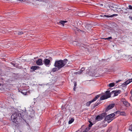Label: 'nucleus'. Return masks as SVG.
I'll return each mask as SVG.
<instances>
[{
  "label": "nucleus",
  "mask_w": 132,
  "mask_h": 132,
  "mask_svg": "<svg viewBox=\"0 0 132 132\" xmlns=\"http://www.w3.org/2000/svg\"><path fill=\"white\" fill-rule=\"evenodd\" d=\"M129 18H130V19L131 20H132V17H129Z\"/></svg>",
  "instance_id": "nucleus-44"
},
{
  "label": "nucleus",
  "mask_w": 132,
  "mask_h": 132,
  "mask_svg": "<svg viewBox=\"0 0 132 132\" xmlns=\"http://www.w3.org/2000/svg\"><path fill=\"white\" fill-rule=\"evenodd\" d=\"M129 129L130 130L132 131V125H131L129 127Z\"/></svg>",
  "instance_id": "nucleus-37"
},
{
  "label": "nucleus",
  "mask_w": 132,
  "mask_h": 132,
  "mask_svg": "<svg viewBox=\"0 0 132 132\" xmlns=\"http://www.w3.org/2000/svg\"><path fill=\"white\" fill-rule=\"evenodd\" d=\"M107 114L106 112L103 113L99 115H97L96 117L95 120L97 121L101 120L104 118Z\"/></svg>",
  "instance_id": "nucleus-5"
},
{
  "label": "nucleus",
  "mask_w": 132,
  "mask_h": 132,
  "mask_svg": "<svg viewBox=\"0 0 132 132\" xmlns=\"http://www.w3.org/2000/svg\"><path fill=\"white\" fill-rule=\"evenodd\" d=\"M105 121L108 120V122L109 123L112 120V119H111L110 117V116L108 115L107 116L106 115L105 117Z\"/></svg>",
  "instance_id": "nucleus-11"
},
{
  "label": "nucleus",
  "mask_w": 132,
  "mask_h": 132,
  "mask_svg": "<svg viewBox=\"0 0 132 132\" xmlns=\"http://www.w3.org/2000/svg\"><path fill=\"white\" fill-rule=\"evenodd\" d=\"M131 91H132V89H131Z\"/></svg>",
  "instance_id": "nucleus-53"
},
{
  "label": "nucleus",
  "mask_w": 132,
  "mask_h": 132,
  "mask_svg": "<svg viewBox=\"0 0 132 132\" xmlns=\"http://www.w3.org/2000/svg\"><path fill=\"white\" fill-rule=\"evenodd\" d=\"M111 128H109L108 129V130L106 132H110V131L111 130Z\"/></svg>",
  "instance_id": "nucleus-41"
},
{
  "label": "nucleus",
  "mask_w": 132,
  "mask_h": 132,
  "mask_svg": "<svg viewBox=\"0 0 132 132\" xmlns=\"http://www.w3.org/2000/svg\"><path fill=\"white\" fill-rule=\"evenodd\" d=\"M105 7L107 9V10L109 11L110 10H113L114 11L117 12V11H120V12L121 13H123V10L125 11L127 10V9H125L124 8H122V9L123 10H121L120 8H118V10H114L113 9V8H114V6H112L110 4H109L108 5H105Z\"/></svg>",
  "instance_id": "nucleus-4"
},
{
  "label": "nucleus",
  "mask_w": 132,
  "mask_h": 132,
  "mask_svg": "<svg viewBox=\"0 0 132 132\" xmlns=\"http://www.w3.org/2000/svg\"><path fill=\"white\" fill-rule=\"evenodd\" d=\"M130 93L132 95V91H130ZM130 100L132 101V96L130 97Z\"/></svg>",
  "instance_id": "nucleus-38"
},
{
  "label": "nucleus",
  "mask_w": 132,
  "mask_h": 132,
  "mask_svg": "<svg viewBox=\"0 0 132 132\" xmlns=\"http://www.w3.org/2000/svg\"><path fill=\"white\" fill-rule=\"evenodd\" d=\"M129 8H127V9H129L130 10H132V6L131 5H129L128 6Z\"/></svg>",
  "instance_id": "nucleus-35"
},
{
  "label": "nucleus",
  "mask_w": 132,
  "mask_h": 132,
  "mask_svg": "<svg viewBox=\"0 0 132 132\" xmlns=\"http://www.w3.org/2000/svg\"><path fill=\"white\" fill-rule=\"evenodd\" d=\"M73 90H75V88H73Z\"/></svg>",
  "instance_id": "nucleus-49"
},
{
  "label": "nucleus",
  "mask_w": 132,
  "mask_h": 132,
  "mask_svg": "<svg viewBox=\"0 0 132 132\" xmlns=\"http://www.w3.org/2000/svg\"><path fill=\"white\" fill-rule=\"evenodd\" d=\"M118 15L117 14H113V15H100V16L101 17H112L114 16H117Z\"/></svg>",
  "instance_id": "nucleus-13"
},
{
  "label": "nucleus",
  "mask_w": 132,
  "mask_h": 132,
  "mask_svg": "<svg viewBox=\"0 0 132 132\" xmlns=\"http://www.w3.org/2000/svg\"><path fill=\"white\" fill-rule=\"evenodd\" d=\"M103 39L105 40H109L110 39H112V37H110L107 38H103Z\"/></svg>",
  "instance_id": "nucleus-34"
},
{
  "label": "nucleus",
  "mask_w": 132,
  "mask_h": 132,
  "mask_svg": "<svg viewBox=\"0 0 132 132\" xmlns=\"http://www.w3.org/2000/svg\"><path fill=\"white\" fill-rule=\"evenodd\" d=\"M89 122L90 123V122H92L90 121H89Z\"/></svg>",
  "instance_id": "nucleus-47"
},
{
  "label": "nucleus",
  "mask_w": 132,
  "mask_h": 132,
  "mask_svg": "<svg viewBox=\"0 0 132 132\" xmlns=\"http://www.w3.org/2000/svg\"><path fill=\"white\" fill-rule=\"evenodd\" d=\"M83 126H82V127Z\"/></svg>",
  "instance_id": "nucleus-50"
},
{
  "label": "nucleus",
  "mask_w": 132,
  "mask_h": 132,
  "mask_svg": "<svg viewBox=\"0 0 132 132\" xmlns=\"http://www.w3.org/2000/svg\"><path fill=\"white\" fill-rule=\"evenodd\" d=\"M114 85H115V84H114V82H112V83H110L109 85V87H113L114 86Z\"/></svg>",
  "instance_id": "nucleus-23"
},
{
  "label": "nucleus",
  "mask_w": 132,
  "mask_h": 132,
  "mask_svg": "<svg viewBox=\"0 0 132 132\" xmlns=\"http://www.w3.org/2000/svg\"><path fill=\"white\" fill-rule=\"evenodd\" d=\"M78 15L79 16H86L87 17H90L91 16H88L87 14H86V13L85 12H79L78 14Z\"/></svg>",
  "instance_id": "nucleus-10"
},
{
  "label": "nucleus",
  "mask_w": 132,
  "mask_h": 132,
  "mask_svg": "<svg viewBox=\"0 0 132 132\" xmlns=\"http://www.w3.org/2000/svg\"><path fill=\"white\" fill-rule=\"evenodd\" d=\"M91 101H92V100L87 102L86 103V106H89V105L91 103H92V102H92Z\"/></svg>",
  "instance_id": "nucleus-26"
},
{
  "label": "nucleus",
  "mask_w": 132,
  "mask_h": 132,
  "mask_svg": "<svg viewBox=\"0 0 132 132\" xmlns=\"http://www.w3.org/2000/svg\"><path fill=\"white\" fill-rule=\"evenodd\" d=\"M85 69V68L83 67L81 68V70L80 71L81 72V73H82V72Z\"/></svg>",
  "instance_id": "nucleus-31"
},
{
  "label": "nucleus",
  "mask_w": 132,
  "mask_h": 132,
  "mask_svg": "<svg viewBox=\"0 0 132 132\" xmlns=\"http://www.w3.org/2000/svg\"><path fill=\"white\" fill-rule=\"evenodd\" d=\"M121 81V80H119L118 81H117V82H120V81Z\"/></svg>",
  "instance_id": "nucleus-43"
},
{
  "label": "nucleus",
  "mask_w": 132,
  "mask_h": 132,
  "mask_svg": "<svg viewBox=\"0 0 132 132\" xmlns=\"http://www.w3.org/2000/svg\"><path fill=\"white\" fill-rule=\"evenodd\" d=\"M81 73L80 72V71H78V72H75V74H80Z\"/></svg>",
  "instance_id": "nucleus-36"
},
{
  "label": "nucleus",
  "mask_w": 132,
  "mask_h": 132,
  "mask_svg": "<svg viewBox=\"0 0 132 132\" xmlns=\"http://www.w3.org/2000/svg\"><path fill=\"white\" fill-rule=\"evenodd\" d=\"M39 68V67L38 66H33L31 67V69L32 70H33L34 71H35Z\"/></svg>",
  "instance_id": "nucleus-17"
},
{
  "label": "nucleus",
  "mask_w": 132,
  "mask_h": 132,
  "mask_svg": "<svg viewBox=\"0 0 132 132\" xmlns=\"http://www.w3.org/2000/svg\"><path fill=\"white\" fill-rule=\"evenodd\" d=\"M99 5L100 6H103V5L102 4H99Z\"/></svg>",
  "instance_id": "nucleus-42"
},
{
  "label": "nucleus",
  "mask_w": 132,
  "mask_h": 132,
  "mask_svg": "<svg viewBox=\"0 0 132 132\" xmlns=\"http://www.w3.org/2000/svg\"><path fill=\"white\" fill-rule=\"evenodd\" d=\"M99 97V95H97L92 100V102H94V101H95Z\"/></svg>",
  "instance_id": "nucleus-18"
},
{
  "label": "nucleus",
  "mask_w": 132,
  "mask_h": 132,
  "mask_svg": "<svg viewBox=\"0 0 132 132\" xmlns=\"http://www.w3.org/2000/svg\"><path fill=\"white\" fill-rule=\"evenodd\" d=\"M22 118L21 114L19 112H16L14 113L11 116V119L13 122L17 123V120Z\"/></svg>",
  "instance_id": "nucleus-3"
},
{
  "label": "nucleus",
  "mask_w": 132,
  "mask_h": 132,
  "mask_svg": "<svg viewBox=\"0 0 132 132\" xmlns=\"http://www.w3.org/2000/svg\"><path fill=\"white\" fill-rule=\"evenodd\" d=\"M114 91H120V90H115Z\"/></svg>",
  "instance_id": "nucleus-48"
},
{
  "label": "nucleus",
  "mask_w": 132,
  "mask_h": 132,
  "mask_svg": "<svg viewBox=\"0 0 132 132\" xmlns=\"http://www.w3.org/2000/svg\"><path fill=\"white\" fill-rule=\"evenodd\" d=\"M68 61V60L67 59L56 61L54 65L55 67H57L59 69H60L64 67L67 63Z\"/></svg>",
  "instance_id": "nucleus-2"
},
{
  "label": "nucleus",
  "mask_w": 132,
  "mask_h": 132,
  "mask_svg": "<svg viewBox=\"0 0 132 132\" xmlns=\"http://www.w3.org/2000/svg\"><path fill=\"white\" fill-rule=\"evenodd\" d=\"M132 82V78L128 79L122 84V86L123 87H125L127 85Z\"/></svg>",
  "instance_id": "nucleus-6"
},
{
  "label": "nucleus",
  "mask_w": 132,
  "mask_h": 132,
  "mask_svg": "<svg viewBox=\"0 0 132 132\" xmlns=\"http://www.w3.org/2000/svg\"><path fill=\"white\" fill-rule=\"evenodd\" d=\"M10 63L11 65H13L14 67H17V65L16 63H14L12 62H11Z\"/></svg>",
  "instance_id": "nucleus-30"
},
{
  "label": "nucleus",
  "mask_w": 132,
  "mask_h": 132,
  "mask_svg": "<svg viewBox=\"0 0 132 132\" xmlns=\"http://www.w3.org/2000/svg\"><path fill=\"white\" fill-rule=\"evenodd\" d=\"M6 86L5 84H0V89L1 90H3L5 88Z\"/></svg>",
  "instance_id": "nucleus-14"
},
{
  "label": "nucleus",
  "mask_w": 132,
  "mask_h": 132,
  "mask_svg": "<svg viewBox=\"0 0 132 132\" xmlns=\"http://www.w3.org/2000/svg\"><path fill=\"white\" fill-rule=\"evenodd\" d=\"M92 23H87L86 24L85 26L86 27V28H87V27H89L90 28H91V27H92Z\"/></svg>",
  "instance_id": "nucleus-22"
},
{
  "label": "nucleus",
  "mask_w": 132,
  "mask_h": 132,
  "mask_svg": "<svg viewBox=\"0 0 132 132\" xmlns=\"http://www.w3.org/2000/svg\"><path fill=\"white\" fill-rule=\"evenodd\" d=\"M74 29L76 33L77 32H79L81 31V30L77 28H75Z\"/></svg>",
  "instance_id": "nucleus-19"
},
{
  "label": "nucleus",
  "mask_w": 132,
  "mask_h": 132,
  "mask_svg": "<svg viewBox=\"0 0 132 132\" xmlns=\"http://www.w3.org/2000/svg\"><path fill=\"white\" fill-rule=\"evenodd\" d=\"M37 64L38 65H41L43 64L42 59H39L36 62Z\"/></svg>",
  "instance_id": "nucleus-12"
},
{
  "label": "nucleus",
  "mask_w": 132,
  "mask_h": 132,
  "mask_svg": "<svg viewBox=\"0 0 132 132\" xmlns=\"http://www.w3.org/2000/svg\"><path fill=\"white\" fill-rule=\"evenodd\" d=\"M83 126H82V127Z\"/></svg>",
  "instance_id": "nucleus-51"
},
{
  "label": "nucleus",
  "mask_w": 132,
  "mask_h": 132,
  "mask_svg": "<svg viewBox=\"0 0 132 132\" xmlns=\"http://www.w3.org/2000/svg\"><path fill=\"white\" fill-rule=\"evenodd\" d=\"M120 114L121 116H125L126 113L124 112H120Z\"/></svg>",
  "instance_id": "nucleus-29"
},
{
  "label": "nucleus",
  "mask_w": 132,
  "mask_h": 132,
  "mask_svg": "<svg viewBox=\"0 0 132 132\" xmlns=\"http://www.w3.org/2000/svg\"><path fill=\"white\" fill-rule=\"evenodd\" d=\"M74 86H76V83L75 84Z\"/></svg>",
  "instance_id": "nucleus-45"
},
{
  "label": "nucleus",
  "mask_w": 132,
  "mask_h": 132,
  "mask_svg": "<svg viewBox=\"0 0 132 132\" xmlns=\"http://www.w3.org/2000/svg\"><path fill=\"white\" fill-rule=\"evenodd\" d=\"M121 101L126 107H128L130 105V104L124 98L121 99Z\"/></svg>",
  "instance_id": "nucleus-8"
},
{
  "label": "nucleus",
  "mask_w": 132,
  "mask_h": 132,
  "mask_svg": "<svg viewBox=\"0 0 132 132\" xmlns=\"http://www.w3.org/2000/svg\"><path fill=\"white\" fill-rule=\"evenodd\" d=\"M61 109L63 110V111L64 112H65L66 111V109L65 107V106H63L62 105L61 106Z\"/></svg>",
  "instance_id": "nucleus-24"
},
{
  "label": "nucleus",
  "mask_w": 132,
  "mask_h": 132,
  "mask_svg": "<svg viewBox=\"0 0 132 132\" xmlns=\"http://www.w3.org/2000/svg\"><path fill=\"white\" fill-rule=\"evenodd\" d=\"M74 121V119L73 118H71L70 120L68 122L69 124L71 123Z\"/></svg>",
  "instance_id": "nucleus-25"
},
{
  "label": "nucleus",
  "mask_w": 132,
  "mask_h": 132,
  "mask_svg": "<svg viewBox=\"0 0 132 132\" xmlns=\"http://www.w3.org/2000/svg\"><path fill=\"white\" fill-rule=\"evenodd\" d=\"M115 104L114 103H112L110 104L107 107L105 110V111H108L109 110L112 109L114 107Z\"/></svg>",
  "instance_id": "nucleus-9"
},
{
  "label": "nucleus",
  "mask_w": 132,
  "mask_h": 132,
  "mask_svg": "<svg viewBox=\"0 0 132 132\" xmlns=\"http://www.w3.org/2000/svg\"><path fill=\"white\" fill-rule=\"evenodd\" d=\"M19 92H20L21 93L25 95H28L30 93V91H26L24 92L23 91H19Z\"/></svg>",
  "instance_id": "nucleus-15"
},
{
  "label": "nucleus",
  "mask_w": 132,
  "mask_h": 132,
  "mask_svg": "<svg viewBox=\"0 0 132 132\" xmlns=\"http://www.w3.org/2000/svg\"><path fill=\"white\" fill-rule=\"evenodd\" d=\"M66 22H67L66 21H61L59 22V23L62 24L64 26V24Z\"/></svg>",
  "instance_id": "nucleus-21"
},
{
  "label": "nucleus",
  "mask_w": 132,
  "mask_h": 132,
  "mask_svg": "<svg viewBox=\"0 0 132 132\" xmlns=\"http://www.w3.org/2000/svg\"><path fill=\"white\" fill-rule=\"evenodd\" d=\"M121 91H112L110 93V91H105V94L102 95L100 98L101 100H103L107 99L111 97V95H112L113 97H114L118 95L120 93Z\"/></svg>",
  "instance_id": "nucleus-1"
},
{
  "label": "nucleus",
  "mask_w": 132,
  "mask_h": 132,
  "mask_svg": "<svg viewBox=\"0 0 132 132\" xmlns=\"http://www.w3.org/2000/svg\"><path fill=\"white\" fill-rule=\"evenodd\" d=\"M77 24L79 26H81L83 24L82 22L81 21H79L77 23Z\"/></svg>",
  "instance_id": "nucleus-28"
},
{
  "label": "nucleus",
  "mask_w": 132,
  "mask_h": 132,
  "mask_svg": "<svg viewBox=\"0 0 132 132\" xmlns=\"http://www.w3.org/2000/svg\"><path fill=\"white\" fill-rule=\"evenodd\" d=\"M109 115L110 116V117L111 119H112V118L114 117L115 115V114L114 113H112L109 114Z\"/></svg>",
  "instance_id": "nucleus-27"
},
{
  "label": "nucleus",
  "mask_w": 132,
  "mask_h": 132,
  "mask_svg": "<svg viewBox=\"0 0 132 132\" xmlns=\"http://www.w3.org/2000/svg\"><path fill=\"white\" fill-rule=\"evenodd\" d=\"M120 111H117L115 113L116 114H120Z\"/></svg>",
  "instance_id": "nucleus-40"
},
{
  "label": "nucleus",
  "mask_w": 132,
  "mask_h": 132,
  "mask_svg": "<svg viewBox=\"0 0 132 132\" xmlns=\"http://www.w3.org/2000/svg\"><path fill=\"white\" fill-rule=\"evenodd\" d=\"M93 125V124L92 123V122H90V123L88 125L89 128H88V129H88L87 128H86V130H85V131H86V130L88 131V130H89L90 129V127H91Z\"/></svg>",
  "instance_id": "nucleus-16"
},
{
  "label": "nucleus",
  "mask_w": 132,
  "mask_h": 132,
  "mask_svg": "<svg viewBox=\"0 0 132 132\" xmlns=\"http://www.w3.org/2000/svg\"><path fill=\"white\" fill-rule=\"evenodd\" d=\"M45 65L48 67H49L51 65L50 61L47 59H45L43 61Z\"/></svg>",
  "instance_id": "nucleus-7"
},
{
  "label": "nucleus",
  "mask_w": 132,
  "mask_h": 132,
  "mask_svg": "<svg viewBox=\"0 0 132 132\" xmlns=\"http://www.w3.org/2000/svg\"><path fill=\"white\" fill-rule=\"evenodd\" d=\"M100 104V103H99V102H98V103H95L94 105V107H96V106H98L99 104Z\"/></svg>",
  "instance_id": "nucleus-33"
},
{
  "label": "nucleus",
  "mask_w": 132,
  "mask_h": 132,
  "mask_svg": "<svg viewBox=\"0 0 132 132\" xmlns=\"http://www.w3.org/2000/svg\"><path fill=\"white\" fill-rule=\"evenodd\" d=\"M130 114L132 116V112H131Z\"/></svg>",
  "instance_id": "nucleus-46"
},
{
  "label": "nucleus",
  "mask_w": 132,
  "mask_h": 132,
  "mask_svg": "<svg viewBox=\"0 0 132 132\" xmlns=\"http://www.w3.org/2000/svg\"><path fill=\"white\" fill-rule=\"evenodd\" d=\"M57 68H53L52 69V71L53 72H55L57 70Z\"/></svg>",
  "instance_id": "nucleus-32"
},
{
  "label": "nucleus",
  "mask_w": 132,
  "mask_h": 132,
  "mask_svg": "<svg viewBox=\"0 0 132 132\" xmlns=\"http://www.w3.org/2000/svg\"><path fill=\"white\" fill-rule=\"evenodd\" d=\"M83 126H82V127Z\"/></svg>",
  "instance_id": "nucleus-52"
},
{
  "label": "nucleus",
  "mask_w": 132,
  "mask_h": 132,
  "mask_svg": "<svg viewBox=\"0 0 132 132\" xmlns=\"http://www.w3.org/2000/svg\"><path fill=\"white\" fill-rule=\"evenodd\" d=\"M24 32L22 31H18L16 32V34H17L18 35H21L22 34H23Z\"/></svg>",
  "instance_id": "nucleus-20"
},
{
  "label": "nucleus",
  "mask_w": 132,
  "mask_h": 132,
  "mask_svg": "<svg viewBox=\"0 0 132 132\" xmlns=\"http://www.w3.org/2000/svg\"><path fill=\"white\" fill-rule=\"evenodd\" d=\"M77 42L76 41H74L73 42V44H76V45H77Z\"/></svg>",
  "instance_id": "nucleus-39"
}]
</instances>
